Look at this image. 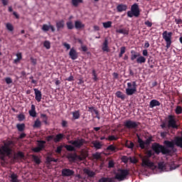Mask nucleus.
Segmentation results:
<instances>
[{
    "instance_id": "obj_1",
    "label": "nucleus",
    "mask_w": 182,
    "mask_h": 182,
    "mask_svg": "<svg viewBox=\"0 0 182 182\" xmlns=\"http://www.w3.org/2000/svg\"><path fill=\"white\" fill-rule=\"evenodd\" d=\"M130 174V171L129 169H118V173H116L114 178H106L102 177L98 180V182H116L115 180H118V181H124L127 178V176Z\"/></svg>"
},
{
    "instance_id": "obj_2",
    "label": "nucleus",
    "mask_w": 182,
    "mask_h": 182,
    "mask_svg": "<svg viewBox=\"0 0 182 182\" xmlns=\"http://www.w3.org/2000/svg\"><path fill=\"white\" fill-rule=\"evenodd\" d=\"M151 149L153 151H154L155 154H160L161 153L164 155L171 154V149H169L168 148L155 142L152 144Z\"/></svg>"
},
{
    "instance_id": "obj_3",
    "label": "nucleus",
    "mask_w": 182,
    "mask_h": 182,
    "mask_svg": "<svg viewBox=\"0 0 182 182\" xmlns=\"http://www.w3.org/2000/svg\"><path fill=\"white\" fill-rule=\"evenodd\" d=\"M152 156H154V152H153L152 150H148L146 151V156H144L142 159V167H149V168H153V167H154V163L150 161V158Z\"/></svg>"
},
{
    "instance_id": "obj_4",
    "label": "nucleus",
    "mask_w": 182,
    "mask_h": 182,
    "mask_svg": "<svg viewBox=\"0 0 182 182\" xmlns=\"http://www.w3.org/2000/svg\"><path fill=\"white\" fill-rule=\"evenodd\" d=\"M4 145H2L0 148V153L4 154V153L7 154V156H11L12 154V148H10L12 144H14V141L11 140H7L6 141H3Z\"/></svg>"
},
{
    "instance_id": "obj_5",
    "label": "nucleus",
    "mask_w": 182,
    "mask_h": 182,
    "mask_svg": "<svg viewBox=\"0 0 182 182\" xmlns=\"http://www.w3.org/2000/svg\"><path fill=\"white\" fill-rule=\"evenodd\" d=\"M139 126H140V122L132 119H127L124 122V129H127V130H137Z\"/></svg>"
},
{
    "instance_id": "obj_6",
    "label": "nucleus",
    "mask_w": 182,
    "mask_h": 182,
    "mask_svg": "<svg viewBox=\"0 0 182 182\" xmlns=\"http://www.w3.org/2000/svg\"><path fill=\"white\" fill-rule=\"evenodd\" d=\"M166 120L168 122V129H178V125L177 124V118H176V115H168Z\"/></svg>"
},
{
    "instance_id": "obj_7",
    "label": "nucleus",
    "mask_w": 182,
    "mask_h": 182,
    "mask_svg": "<svg viewBox=\"0 0 182 182\" xmlns=\"http://www.w3.org/2000/svg\"><path fill=\"white\" fill-rule=\"evenodd\" d=\"M162 38L166 43V49H169L170 46H171V43H173V41H171L173 39V32H168L167 31H164L162 33Z\"/></svg>"
},
{
    "instance_id": "obj_8",
    "label": "nucleus",
    "mask_w": 182,
    "mask_h": 182,
    "mask_svg": "<svg viewBox=\"0 0 182 182\" xmlns=\"http://www.w3.org/2000/svg\"><path fill=\"white\" fill-rule=\"evenodd\" d=\"M127 16L129 18H133V16L139 18L140 16V9L137 4H134L131 6V11H127Z\"/></svg>"
},
{
    "instance_id": "obj_9",
    "label": "nucleus",
    "mask_w": 182,
    "mask_h": 182,
    "mask_svg": "<svg viewBox=\"0 0 182 182\" xmlns=\"http://www.w3.org/2000/svg\"><path fill=\"white\" fill-rule=\"evenodd\" d=\"M137 92V83L136 81L132 82H127V88L126 89V93L127 96H132Z\"/></svg>"
},
{
    "instance_id": "obj_10",
    "label": "nucleus",
    "mask_w": 182,
    "mask_h": 182,
    "mask_svg": "<svg viewBox=\"0 0 182 182\" xmlns=\"http://www.w3.org/2000/svg\"><path fill=\"white\" fill-rule=\"evenodd\" d=\"M68 143L70 144H72V146H74V147H76V149H80L83 144H86V140L83 138L77 139L76 140H71L69 141Z\"/></svg>"
},
{
    "instance_id": "obj_11",
    "label": "nucleus",
    "mask_w": 182,
    "mask_h": 182,
    "mask_svg": "<svg viewBox=\"0 0 182 182\" xmlns=\"http://www.w3.org/2000/svg\"><path fill=\"white\" fill-rule=\"evenodd\" d=\"M61 174L63 177H72V176H75V171L64 168L61 170Z\"/></svg>"
},
{
    "instance_id": "obj_12",
    "label": "nucleus",
    "mask_w": 182,
    "mask_h": 182,
    "mask_svg": "<svg viewBox=\"0 0 182 182\" xmlns=\"http://www.w3.org/2000/svg\"><path fill=\"white\" fill-rule=\"evenodd\" d=\"M69 56L72 59V60H76L77 59L79 54L77 51L74 48H72L69 52Z\"/></svg>"
},
{
    "instance_id": "obj_13",
    "label": "nucleus",
    "mask_w": 182,
    "mask_h": 182,
    "mask_svg": "<svg viewBox=\"0 0 182 182\" xmlns=\"http://www.w3.org/2000/svg\"><path fill=\"white\" fill-rule=\"evenodd\" d=\"M65 137L66 135L62 133H59L55 135V136L53 139V141L54 143H60V141H62V140H63V139H65Z\"/></svg>"
},
{
    "instance_id": "obj_14",
    "label": "nucleus",
    "mask_w": 182,
    "mask_h": 182,
    "mask_svg": "<svg viewBox=\"0 0 182 182\" xmlns=\"http://www.w3.org/2000/svg\"><path fill=\"white\" fill-rule=\"evenodd\" d=\"M34 93H35V99L37 102H41L42 100V92L38 90V88H34Z\"/></svg>"
},
{
    "instance_id": "obj_15",
    "label": "nucleus",
    "mask_w": 182,
    "mask_h": 182,
    "mask_svg": "<svg viewBox=\"0 0 182 182\" xmlns=\"http://www.w3.org/2000/svg\"><path fill=\"white\" fill-rule=\"evenodd\" d=\"M55 26L57 28L58 32L60 31V29H63L65 28V20H60L56 22Z\"/></svg>"
},
{
    "instance_id": "obj_16",
    "label": "nucleus",
    "mask_w": 182,
    "mask_h": 182,
    "mask_svg": "<svg viewBox=\"0 0 182 182\" xmlns=\"http://www.w3.org/2000/svg\"><path fill=\"white\" fill-rule=\"evenodd\" d=\"M160 101L157 100H152L150 101L149 107H150V109H154V107H156V106H160Z\"/></svg>"
},
{
    "instance_id": "obj_17",
    "label": "nucleus",
    "mask_w": 182,
    "mask_h": 182,
    "mask_svg": "<svg viewBox=\"0 0 182 182\" xmlns=\"http://www.w3.org/2000/svg\"><path fill=\"white\" fill-rule=\"evenodd\" d=\"M28 114L31 117H36V107L35 105H31V110L28 111Z\"/></svg>"
},
{
    "instance_id": "obj_18",
    "label": "nucleus",
    "mask_w": 182,
    "mask_h": 182,
    "mask_svg": "<svg viewBox=\"0 0 182 182\" xmlns=\"http://www.w3.org/2000/svg\"><path fill=\"white\" fill-rule=\"evenodd\" d=\"M140 56V53L134 51V50H131V60L133 62Z\"/></svg>"
},
{
    "instance_id": "obj_19",
    "label": "nucleus",
    "mask_w": 182,
    "mask_h": 182,
    "mask_svg": "<svg viewBox=\"0 0 182 182\" xmlns=\"http://www.w3.org/2000/svg\"><path fill=\"white\" fill-rule=\"evenodd\" d=\"M117 12H123L124 11H127V5L126 4H119L117 6Z\"/></svg>"
},
{
    "instance_id": "obj_20",
    "label": "nucleus",
    "mask_w": 182,
    "mask_h": 182,
    "mask_svg": "<svg viewBox=\"0 0 182 182\" xmlns=\"http://www.w3.org/2000/svg\"><path fill=\"white\" fill-rule=\"evenodd\" d=\"M18 174L13 173L11 174L9 178H11L10 181L11 182H21V180L18 178Z\"/></svg>"
},
{
    "instance_id": "obj_21",
    "label": "nucleus",
    "mask_w": 182,
    "mask_h": 182,
    "mask_svg": "<svg viewBox=\"0 0 182 182\" xmlns=\"http://www.w3.org/2000/svg\"><path fill=\"white\" fill-rule=\"evenodd\" d=\"M103 52H109V41L105 39L102 47Z\"/></svg>"
},
{
    "instance_id": "obj_22",
    "label": "nucleus",
    "mask_w": 182,
    "mask_h": 182,
    "mask_svg": "<svg viewBox=\"0 0 182 182\" xmlns=\"http://www.w3.org/2000/svg\"><path fill=\"white\" fill-rule=\"evenodd\" d=\"M75 29H82L85 28V24L82 23L80 21H75Z\"/></svg>"
},
{
    "instance_id": "obj_23",
    "label": "nucleus",
    "mask_w": 182,
    "mask_h": 182,
    "mask_svg": "<svg viewBox=\"0 0 182 182\" xmlns=\"http://www.w3.org/2000/svg\"><path fill=\"white\" fill-rule=\"evenodd\" d=\"M73 120H77L80 119V110H75L72 112Z\"/></svg>"
},
{
    "instance_id": "obj_24",
    "label": "nucleus",
    "mask_w": 182,
    "mask_h": 182,
    "mask_svg": "<svg viewBox=\"0 0 182 182\" xmlns=\"http://www.w3.org/2000/svg\"><path fill=\"white\" fill-rule=\"evenodd\" d=\"M117 33H122V35H129V28H119L116 30Z\"/></svg>"
},
{
    "instance_id": "obj_25",
    "label": "nucleus",
    "mask_w": 182,
    "mask_h": 182,
    "mask_svg": "<svg viewBox=\"0 0 182 182\" xmlns=\"http://www.w3.org/2000/svg\"><path fill=\"white\" fill-rule=\"evenodd\" d=\"M164 144L166 146V149H174V142L166 140L164 141Z\"/></svg>"
},
{
    "instance_id": "obj_26",
    "label": "nucleus",
    "mask_w": 182,
    "mask_h": 182,
    "mask_svg": "<svg viewBox=\"0 0 182 182\" xmlns=\"http://www.w3.org/2000/svg\"><path fill=\"white\" fill-rule=\"evenodd\" d=\"M92 146H94L95 149H96L97 150L102 149L103 146L99 141H94L92 142Z\"/></svg>"
},
{
    "instance_id": "obj_27",
    "label": "nucleus",
    "mask_w": 182,
    "mask_h": 182,
    "mask_svg": "<svg viewBox=\"0 0 182 182\" xmlns=\"http://www.w3.org/2000/svg\"><path fill=\"white\" fill-rule=\"evenodd\" d=\"M175 144L177 146V147L182 149V132L181 136L176 137Z\"/></svg>"
},
{
    "instance_id": "obj_28",
    "label": "nucleus",
    "mask_w": 182,
    "mask_h": 182,
    "mask_svg": "<svg viewBox=\"0 0 182 182\" xmlns=\"http://www.w3.org/2000/svg\"><path fill=\"white\" fill-rule=\"evenodd\" d=\"M136 63H139V65H141L143 63H146V58H145L144 56L139 55L136 58Z\"/></svg>"
},
{
    "instance_id": "obj_29",
    "label": "nucleus",
    "mask_w": 182,
    "mask_h": 182,
    "mask_svg": "<svg viewBox=\"0 0 182 182\" xmlns=\"http://www.w3.org/2000/svg\"><path fill=\"white\" fill-rule=\"evenodd\" d=\"M115 95L118 99H122V100H124L126 99V95H124L122 92L121 91H117L115 93Z\"/></svg>"
},
{
    "instance_id": "obj_30",
    "label": "nucleus",
    "mask_w": 182,
    "mask_h": 182,
    "mask_svg": "<svg viewBox=\"0 0 182 182\" xmlns=\"http://www.w3.org/2000/svg\"><path fill=\"white\" fill-rule=\"evenodd\" d=\"M138 143L139 144L140 149H146V144H145L144 141H143V139H141V138H140V136H138Z\"/></svg>"
},
{
    "instance_id": "obj_31",
    "label": "nucleus",
    "mask_w": 182,
    "mask_h": 182,
    "mask_svg": "<svg viewBox=\"0 0 182 182\" xmlns=\"http://www.w3.org/2000/svg\"><path fill=\"white\" fill-rule=\"evenodd\" d=\"M25 157V155L23 154V152L18 151L17 154H14V159L16 160L17 159H23Z\"/></svg>"
},
{
    "instance_id": "obj_32",
    "label": "nucleus",
    "mask_w": 182,
    "mask_h": 182,
    "mask_svg": "<svg viewBox=\"0 0 182 182\" xmlns=\"http://www.w3.org/2000/svg\"><path fill=\"white\" fill-rule=\"evenodd\" d=\"M41 126H42V122H41V120H39V119H36L33 125V129H39Z\"/></svg>"
},
{
    "instance_id": "obj_33",
    "label": "nucleus",
    "mask_w": 182,
    "mask_h": 182,
    "mask_svg": "<svg viewBox=\"0 0 182 182\" xmlns=\"http://www.w3.org/2000/svg\"><path fill=\"white\" fill-rule=\"evenodd\" d=\"M107 150H108L109 151H114V153H116L118 149L116 147V146L111 144L107 147Z\"/></svg>"
},
{
    "instance_id": "obj_34",
    "label": "nucleus",
    "mask_w": 182,
    "mask_h": 182,
    "mask_svg": "<svg viewBox=\"0 0 182 182\" xmlns=\"http://www.w3.org/2000/svg\"><path fill=\"white\" fill-rule=\"evenodd\" d=\"M72 5L73 6L77 7L79 6V4H83V0H72Z\"/></svg>"
},
{
    "instance_id": "obj_35",
    "label": "nucleus",
    "mask_w": 182,
    "mask_h": 182,
    "mask_svg": "<svg viewBox=\"0 0 182 182\" xmlns=\"http://www.w3.org/2000/svg\"><path fill=\"white\" fill-rule=\"evenodd\" d=\"M64 147L68 151H76V149L72 145H64Z\"/></svg>"
},
{
    "instance_id": "obj_36",
    "label": "nucleus",
    "mask_w": 182,
    "mask_h": 182,
    "mask_svg": "<svg viewBox=\"0 0 182 182\" xmlns=\"http://www.w3.org/2000/svg\"><path fill=\"white\" fill-rule=\"evenodd\" d=\"M84 173H85V174H87L88 177H95V175L94 171H92L89 169H85Z\"/></svg>"
},
{
    "instance_id": "obj_37",
    "label": "nucleus",
    "mask_w": 182,
    "mask_h": 182,
    "mask_svg": "<svg viewBox=\"0 0 182 182\" xmlns=\"http://www.w3.org/2000/svg\"><path fill=\"white\" fill-rule=\"evenodd\" d=\"M25 124H17L16 128L19 132H23L25 130Z\"/></svg>"
},
{
    "instance_id": "obj_38",
    "label": "nucleus",
    "mask_w": 182,
    "mask_h": 182,
    "mask_svg": "<svg viewBox=\"0 0 182 182\" xmlns=\"http://www.w3.org/2000/svg\"><path fill=\"white\" fill-rule=\"evenodd\" d=\"M125 146H127V149H133V147H134V143H133L132 141H127L125 143Z\"/></svg>"
},
{
    "instance_id": "obj_39",
    "label": "nucleus",
    "mask_w": 182,
    "mask_h": 182,
    "mask_svg": "<svg viewBox=\"0 0 182 182\" xmlns=\"http://www.w3.org/2000/svg\"><path fill=\"white\" fill-rule=\"evenodd\" d=\"M38 146L41 150H43V149H45V144H46V141H38Z\"/></svg>"
},
{
    "instance_id": "obj_40",
    "label": "nucleus",
    "mask_w": 182,
    "mask_h": 182,
    "mask_svg": "<svg viewBox=\"0 0 182 182\" xmlns=\"http://www.w3.org/2000/svg\"><path fill=\"white\" fill-rule=\"evenodd\" d=\"M32 158H33V161L36 162V164H40L41 163V159H39V157L38 156L32 155Z\"/></svg>"
},
{
    "instance_id": "obj_41",
    "label": "nucleus",
    "mask_w": 182,
    "mask_h": 182,
    "mask_svg": "<svg viewBox=\"0 0 182 182\" xmlns=\"http://www.w3.org/2000/svg\"><path fill=\"white\" fill-rule=\"evenodd\" d=\"M6 28L7 31H9L10 32L14 31V26L11 23H7L6 24Z\"/></svg>"
},
{
    "instance_id": "obj_42",
    "label": "nucleus",
    "mask_w": 182,
    "mask_h": 182,
    "mask_svg": "<svg viewBox=\"0 0 182 182\" xmlns=\"http://www.w3.org/2000/svg\"><path fill=\"white\" fill-rule=\"evenodd\" d=\"M41 118L43 119V122L45 124H48V116L46 114H41Z\"/></svg>"
},
{
    "instance_id": "obj_43",
    "label": "nucleus",
    "mask_w": 182,
    "mask_h": 182,
    "mask_svg": "<svg viewBox=\"0 0 182 182\" xmlns=\"http://www.w3.org/2000/svg\"><path fill=\"white\" fill-rule=\"evenodd\" d=\"M63 147H65V145L58 146L55 149V153H57V154H61Z\"/></svg>"
},
{
    "instance_id": "obj_44",
    "label": "nucleus",
    "mask_w": 182,
    "mask_h": 182,
    "mask_svg": "<svg viewBox=\"0 0 182 182\" xmlns=\"http://www.w3.org/2000/svg\"><path fill=\"white\" fill-rule=\"evenodd\" d=\"M11 155H7L6 153L4 152L3 154L0 153V160H1V161H5L6 159L5 157H9Z\"/></svg>"
},
{
    "instance_id": "obj_45",
    "label": "nucleus",
    "mask_w": 182,
    "mask_h": 182,
    "mask_svg": "<svg viewBox=\"0 0 182 182\" xmlns=\"http://www.w3.org/2000/svg\"><path fill=\"white\" fill-rule=\"evenodd\" d=\"M112 21H107L102 23V25L105 28V29H107L108 28H112Z\"/></svg>"
},
{
    "instance_id": "obj_46",
    "label": "nucleus",
    "mask_w": 182,
    "mask_h": 182,
    "mask_svg": "<svg viewBox=\"0 0 182 182\" xmlns=\"http://www.w3.org/2000/svg\"><path fill=\"white\" fill-rule=\"evenodd\" d=\"M106 140H109V141H113L116 140H119V137H116L114 135L109 136L107 138H106Z\"/></svg>"
},
{
    "instance_id": "obj_47",
    "label": "nucleus",
    "mask_w": 182,
    "mask_h": 182,
    "mask_svg": "<svg viewBox=\"0 0 182 182\" xmlns=\"http://www.w3.org/2000/svg\"><path fill=\"white\" fill-rule=\"evenodd\" d=\"M121 160L122 163H124V164H127V163H129V160H130V158L127 157V156H122Z\"/></svg>"
},
{
    "instance_id": "obj_48",
    "label": "nucleus",
    "mask_w": 182,
    "mask_h": 182,
    "mask_svg": "<svg viewBox=\"0 0 182 182\" xmlns=\"http://www.w3.org/2000/svg\"><path fill=\"white\" fill-rule=\"evenodd\" d=\"M92 75L93 76L92 80L94 82H97L98 78H97V74L96 73V70H92Z\"/></svg>"
},
{
    "instance_id": "obj_49",
    "label": "nucleus",
    "mask_w": 182,
    "mask_h": 182,
    "mask_svg": "<svg viewBox=\"0 0 182 182\" xmlns=\"http://www.w3.org/2000/svg\"><path fill=\"white\" fill-rule=\"evenodd\" d=\"M93 159H95V160H100V159H102V155L99 152H96L95 154H92Z\"/></svg>"
},
{
    "instance_id": "obj_50",
    "label": "nucleus",
    "mask_w": 182,
    "mask_h": 182,
    "mask_svg": "<svg viewBox=\"0 0 182 182\" xmlns=\"http://www.w3.org/2000/svg\"><path fill=\"white\" fill-rule=\"evenodd\" d=\"M153 141V136H149L148 139H146L144 141L146 146H150V144Z\"/></svg>"
},
{
    "instance_id": "obj_51",
    "label": "nucleus",
    "mask_w": 182,
    "mask_h": 182,
    "mask_svg": "<svg viewBox=\"0 0 182 182\" xmlns=\"http://www.w3.org/2000/svg\"><path fill=\"white\" fill-rule=\"evenodd\" d=\"M66 25H67V28L68 29H73V28H75V26H73V23L72 21H68L66 23Z\"/></svg>"
},
{
    "instance_id": "obj_52",
    "label": "nucleus",
    "mask_w": 182,
    "mask_h": 182,
    "mask_svg": "<svg viewBox=\"0 0 182 182\" xmlns=\"http://www.w3.org/2000/svg\"><path fill=\"white\" fill-rule=\"evenodd\" d=\"M175 112L176 114H181L182 113V107L181 106H177L175 109Z\"/></svg>"
},
{
    "instance_id": "obj_53",
    "label": "nucleus",
    "mask_w": 182,
    "mask_h": 182,
    "mask_svg": "<svg viewBox=\"0 0 182 182\" xmlns=\"http://www.w3.org/2000/svg\"><path fill=\"white\" fill-rule=\"evenodd\" d=\"M50 26H48V24H43L42 27V31L44 32H48L49 31Z\"/></svg>"
},
{
    "instance_id": "obj_54",
    "label": "nucleus",
    "mask_w": 182,
    "mask_h": 182,
    "mask_svg": "<svg viewBox=\"0 0 182 182\" xmlns=\"http://www.w3.org/2000/svg\"><path fill=\"white\" fill-rule=\"evenodd\" d=\"M43 46H45L46 49H50V42L48 41H44Z\"/></svg>"
},
{
    "instance_id": "obj_55",
    "label": "nucleus",
    "mask_w": 182,
    "mask_h": 182,
    "mask_svg": "<svg viewBox=\"0 0 182 182\" xmlns=\"http://www.w3.org/2000/svg\"><path fill=\"white\" fill-rule=\"evenodd\" d=\"M18 122H23V119H25V114H20L18 115Z\"/></svg>"
},
{
    "instance_id": "obj_56",
    "label": "nucleus",
    "mask_w": 182,
    "mask_h": 182,
    "mask_svg": "<svg viewBox=\"0 0 182 182\" xmlns=\"http://www.w3.org/2000/svg\"><path fill=\"white\" fill-rule=\"evenodd\" d=\"M113 167H114V161L113 160L109 161L108 168H113Z\"/></svg>"
},
{
    "instance_id": "obj_57",
    "label": "nucleus",
    "mask_w": 182,
    "mask_h": 182,
    "mask_svg": "<svg viewBox=\"0 0 182 182\" xmlns=\"http://www.w3.org/2000/svg\"><path fill=\"white\" fill-rule=\"evenodd\" d=\"M5 82L7 85H11V83H12V78L7 77L5 78Z\"/></svg>"
},
{
    "instance_id": "obj_58",
    "label": "nucleus",
    "mask_w": 182,
    "mask_h": 182,
    "mask_svg": "<svg viewBox=\"0 0 182 182\" xmlns=\"http://www.w3.org/2000/svg\"><path fill=\"white\" fill-rule=\"evenodd\" d=\"M144 25H146V26H147L148 28H151V26H153V23L150 22V21H146L144 22Z\"/></svg>"
},
{
    "instance_id": "obj_59",
    "label": "nucleus",
    "mask_w": 182,
    "mask_h": 182,
    "mask_svg": "<svg viewBox=\"0 0 182 182\" xmlns=\"http://www.w3.org/2000/svg\"><path fill=\"white\" fill-rule=\"evenodd\" d=\"M158 168H159V170H163V168H164V162H159L158 164Z\"/></svg>"
},
{
    "instance_id": "obj_60",
    "label": "nucleus",
    "mask_w": 182,
    "mask_h": 182,
    "mask_svg": "<svg viewBox=\"0 0 182 182\" xmlns=\"http://www.w3.org/2000/svg\"><path fill=\"white\" fill-rule=\"evenodd\" d=\"M61 126H62V127H63V128L68 127V121H66V120H62Z\"/></svg>"
},
{
    "instance_id": "obj_61",
    "label": "nucleus",
    "mask_w": 182,
    "mask_h": 182,
    "mask_svg": "<svg viewBox=\"0 0 182 182\" xmlns=\"http://www.w3.org/2000/svg\"><path fill=\"white\" fill-rule=\"evenodd\" d=\"M53 139H55V135H50L46 138L47 141H50L51 140H53Z\"/></svg>"
},
{
    "instance_id": "obj_62",
    "label": "nucleus",
    "mask_w": 182,
    "mask_h": 182,
    "mask_svg": "<svg viewBox=\"0 0 182 182\" xmlns=\"http://www.w3.org/2000/svg\"><path fill=\"white\" fill-rule=\"evenodd\" d=\"M95 110H96V108L95 107H88L87 112H90V113L95 112Z\"/></svg>"
},
{
    "instance_id": "obj_63",
    "label": "nucleus",
    "mask_w": 182,
    "mask_h": 182,
    "mask_svg": "<svg viewBox=\"0 0 182 182\" xmlns=\"http://www.w3.org/2000/svg\"><path fill=\"white\" fill-rule=\"evenodd\" d=\"M129 161L130 163H133V164H136V163H137V159L136 158H132V156H130Z\"/></svg>"
},
{
    "instance_id": "obj_64",
    "label": "nucleus",
    "mask_w": 182,
    "mask_h": 182,
    "mask_svg": "<svg viewBox=\"0 0 182 182\" xmlns=\"http://www.w3.org/2000/svg\"><path fill=\"white\" fill-rule=\"evenodd\" d=\"M46 161H47V164H50V163H52L53 161V158L50 156H48L46 158Z\"/></svg>"
}]
</instances>
